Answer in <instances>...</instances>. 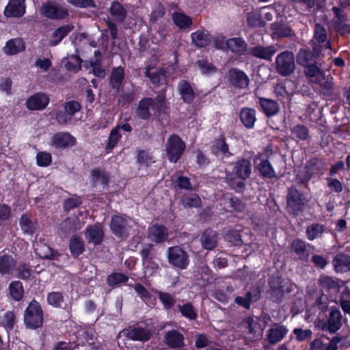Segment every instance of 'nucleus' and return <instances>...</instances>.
Returning a JSON list of instances; mask_svg holds the SVG:
<instances>
[{
	"label": "nucleus",
	"instance_id": "obj_41",
	"mask_svg": "<svg viewBox=\"0 0 350 350\" xmlns=\"http://www.w3.org/2000/svg\"><path fill=\"white\" fill-rule=\"evenodd\" d=\"M65 67L67 70L76 72L81 69V59L78 55H72L64 59Z\"/></svg>",
	"mask_w": 350,
	"mask_h": 350
},
{
	"label": "nucleus",
	"instance_id": "obj_53",
	"mask_svg": "<svg viewBox=\"0 0 350 350\" xmlns=\"http://www.w3.org/2000/svg\"><path fill=\"white\" fill-rule=\"evenodd\" d=\"M52 157L50 153L39 152L36 155V163L40 167H47L51 165Z\"/></svg>",
	"mask_w": 350,
	"mask_h": 350
},
{
	"label": "nucleus",
	"instance_id": "obj_47",
	"mask_svg": "<svg viewBox=\"0 0 350 350\" xmlns=\"http://www.w3.org/2000/svg\"><path fill=\"white\" fill-rule=\"evenodd\" d=\"M178 308L182 315L189 320H194L197 318V311L191 304L187 303L183 305H179Z\"/></svg>",
	"mask_w": 350,
	"mask_h": 350
},
{
	"label": "nucleus",
	"instance_id": "obj_24",
	"mask_svg": "<svg viewBox=\"0 0 350 350\" xmlns=\"http://www.w3.org/2000/svg\"><path fill=\"white\" fill-rule=\"evenodd\" d=\"M290 83V81L286 80L284 82L278 83L274 87L275 95L283 103L289 101L291 99L292 93L286 89L287 85Z\"/></svg>",
	"mask_w": 350,
	"mask_h": 350
},
{
	"label": "nucleus",
	"instance_id": "obj_46",
	"mask_svg": "<svg viewBox=\"0 0 350 350\" xmlns=\"http://www.w3.org/2000/svg\"><path fill=\"white\" fill-rule=\"evenodd\" d=\"M258 169L264 177L273 178L275 176L272 165L267 160H262L258 165Z\"/></svg>",
	"mask_w": 350,
	"mask_h": 350
},
{
	"label": "nucleus",
	"instance_id": "obj_36",
	"mask_svg": "<svg viewBox=\"0 0 350 350\" xmlns=\"http://www.w3.org/2000/svg\"><path fill=\"white\" fill-rule=\"evenodd\" d=\"M70 252L74 256H79L84 251V243L80 237L73 236L69 243Z\"/></svg>",
	"mask_w": 350,
	"mask_h": 350
},
{
	"label": "nucleus",
	"instance_id": "obj_15",
	"mask_svg": "<svg viewBox=\"0 0 350 350\" xmlns=\"http://www.w3.org/2000/svg\"><path fill=\"white\" fill-rule=\"evenodd\" d=\"M288 330L283 325L274 324L267 331V339L269 343L275 344L281 341L287 334Z\"/></svg>",
	"mask_w": 350,
	"mask_h": 350
},
{
	"label": "nucleus",
	"instance_id": "obj_10",
	"mask_svg": "<svg viewBox=\"0 0 350 350\" xmlns=\"http://www.w3.org/2000/svg\"><path fill=\"white\" fill-rule=\"evenodd\" d=\"M280 278L273 279L269 282L271 289V297L274 301H280L282 299L284 292H291L292 291V285L290 286L288 282H285L282 284Z\"/></svg>",
	"mask_w": 350,
	"mask_h": 350
},
{
	"label": "nucleus",
	"instance_id": "obj_39",
	"mask_svg": "<svg viewBox=\"0 0 350 350\" xmlns=\"http://www.w3.org/2000/svg\"><path fill=\"white\" fill-rule=\"evenodd\" d=\"M291 248L300 259H306L308 257L306 243L304 241L299 239H294L291 243Z\"/></svg>",
	"mask_w": 350,
	"mask_h": 350
},
{
	"label": "nucleus",
	"instance_id": "obj_6",
	"mask_svg": "<svg viewBox=\"0 0 350 350\" xmlns=\"http://www.w3.org/2000/svg\"><path fill=\"white\" fill-rule=\"evenodd\" d=\"M40 13L42 16L50 19H63L68 16V10L55 2H46L42 5L40 9Z\"/></svg>",
	"mask_w": 350,
	"mask_h": 350
},
{
	"label": "nucleus",
	"instance_id": "obj_34",
	"mask_svg": "<svg viewBox=\"0 0 350 350\" xmlns=\"http://www.w3.org/2000/svg\"><path fill=\"white\" fill-rule=\"evenodd\" d=\"M73 27L70 25H66L59 27L53 33L52 38L50 42L51 46L58 44L72 30Z\"/></svg>",
	"mask_w": 350,
	"mask_h": 350
},
{
	"label": "nucleus",
	"instance_id": "obj_23",
	"mask_svg": "<svg viewBox=\"0 0 350 350\" xmlns=\"http://www.w3.org/2000/svg\"><path fill=\"white\" fill-rule=\"evenodd\" d=\"M150 108L159 110V107L156 106L154 100L150 98H146L139 102L137 114L142 119H147L150 116Z\"/></svg>",
	"mask_w": 350,
	"mask_h": 350
},
{
	"label": "nucleus",
	"instance_id": "obj_50",
	"mask_svg": "<svg viewBox=\"0 0 350 350\" xmlns=\"http://www.w3.org/2000/svg\"><path fill=\"white\" fill-rule=\"evenodd\" d=\"M273 35L275 37H286L291 35V29L288 25H272Z\"/></svg>",
	"mask_w": 350,
	"mask_h": 350
},
{
	"label": "nucleus",
	"instance_id": "obj_37",
	"mask_svg": "<svg viewBox=\"0 0 350 350\" xmlns=\"http://www.w3.org/2000/svg\"><path fill=\"white\" fill-rule=\"evenodd\" d=\"M84 224V221L80 222L79 219L73 217H69L64 221L60 226L62 230H65L66 232H73L80 229Z\"/></svg>",
	"mask_w": 350,
	"mask_h": 350
},
{
	"label": "nucleus",
	"instance_id": "obj_62",
	"mask_svg": "<svg viewBox=\"0 0 350 350\" xmlns=\"http://www.w3.org/2000/svg\"><path fill=\"white\" fill-rule=\"evenodd\" d=\"M183 203L185 207H198L201 204V200L197 195H192L183 199Z\"/></svg>",
	"mask_w": 350,
	"mask_h": 350
},
{
	"label": "nucleus",
	"instance_id": "obj_38",
	"mask_svg": "<svg viewBox=\"0 0 350 350\" xmlns=\"http://www.w3.org/2000/svg\"><path fill=\"white\" fill-rule=\"evenodd\" d=\"M111 14L118 21H123L126 15V8L118 1L111 3Z\"/></svg>",
	"mask_w": 350,
	"mask_h": 350
},
{
	"label": "nucleus",
	"instance_id": "obj_54",
	"mask_svg": "<svg viewBox=\"0 0 350 350\" xmlns=\"http://www.w3.org/2000/svg\"><path fill=\"white\" fill-rule=\"evenodd\" d=\"M120 138V126H116L114 129H113L110 133L107 148H113L117 144V143L119 142Z\"/></svg>",
	"mask_w": 350,
	"mask_h": 350
},
{
	"label": "nucleus",
	"instance_id": "obj_17",
	"mask_svg": "<svg viewBox=\"0 0 350 350\" xmlns=\"http://www.w3.org/2000/svg\"><path fill=\"white\" fill-rule=\"evenodd\" d=\"M128 338L133 340L147 341L150 338L151 332L149 329L139 325L130 327L126 330Z\"/></svg>",
	"mask_w": 350,
	"mask_h": 350
},
{
	"label": "nucleus",
	"instance_id": "obj_26",
	"mask_svg": "<svg viewBox=\"0 0 350 350\" xmlns=\"http://www.w3.org/2000/svg\"><path fill=\"white\" fill-rule=\"evenodd\" d=\"M178 91L181 95L182 98L185 103H191L195 97L193 90L187 81L183 80L180 81L178 85Z\"/></svg>",
	"mask_w": 350,
	"mask_h": 350
},
{
	"label": "nucleus",
	"instance_id": "obj_35",
	"mask_svg": "<svg viewBox=\"0 0 350 350\" xmlns=\"http://www.w3.org/2000/svg\"><path fill=\"white\" fill-rule=\"evenodd\" d=\"M9 294L15 301L21 300L24 295V288L23 284L19 281H13L9 285Z\"/></svg>",
	"mask_w": 350,
	"mask_h": 350
},
{
	"label": "nucleus",
	"instance_id": "obj_2",
	"mask_svg": "<svg viewBox=\"0 0 350 350\" xmlns=\"http://www.w3.org/2000/svg\"><path fill=\"white\" fill-rule=\"evenodd\" d=\"M43 313L40 305L31 301L25 311L24 323L27 327L36 329L42 326Z\"/></svg>",
	"mask_w": 350,
	"mask_h": 350
},
{
	"label": "nucleus",
	"instance_id": "obj_19",
	"mask_svg": "<svg viewBox=\"0 0 350 350\" xmlns=\"http://www.w3.org/2000/svg\"><path fill=\"white\" fill-rule=\"evenodd\" d=\"M103 231L100 224H95L93 226H88L85 232V239L89 243L94 245L99 244L103 237Z\"/></svg>",
	"mask_w": 350,
	"mask_h": 350
},
{
	"label": "nucleus",
	"instance_id": "obj_1",
	"mask_svg": "<svg viewBox=\"0 0 350 350\" xmlns=\"http://www.w3.org/2000/svg\"><path fill=\"white\" fill-rule=\"evenodd\" d=\"M252 173V163L247 159L238 160L234 163L232 172L227 175L228 184L237 191H241L245 187L244 181Z\"/></svg>",
	"mask_w": 350,
	"mask_h": 350
},
{
	"label": "nucleus",
	"instance_id": "obj_13",
	"mask_svg": "<svg viewBox=\"0 0 350 350\" xmlns=\"http://www.w3.org/2000/svg\"><path fill=\"white\" fill-rule=\"evenodd\" d=\"M184 336L177 330H171L165 332L164 343L171 349H179L184 347Z\"/></svg>",
	"mask_w": 350,
	"mask_h": 350
},
{
	"label": "nucleus",
	"instance_id": "obj_52",
	"mask_svg": "<svg viewBox=\"0 0 350 350\" xmlns=\"http://www.w3.org/2000/svg\"><path fill=\"white\" fill-rule=\"evenodd\" d=\"M312 59V54L310 51L306 49H301L297 55V61L299 64L302 65L303 66H306L310 64V62Z\"/></svg>",
	"mask_w": 350,
	"mask_h": 350
},
{
	"label": "nucleus",
	"instance_id": "obj_21",
	"mask_svg": "<svg viewBox=\"0 0 350 350\" xmlns=\"http://www.w3.org/2000/svg\"><path fill=\"white\" fill-rule=\"evenodd\" d=\"M276 51L277 49L274 46H263L258 45L250 49V54L258 58L271 60Z\"/></svg>",
	"mask_w": 350,
	"mask_h": 350
},
{
	"label": "nucleus",
	"instance_id": "obj_12",
	"mask_svg": "<svg viewBox=\"0 0 350 350\" xmlns=\"http://www.w3.org/2000/svg\"><path fill=\"white\" fill-rule=\"evenodd\" d=\"M25 12V0H10L4 10L7 17H21Z\"/></svg>",
	"mask_w": 350,
	"mask_h": 350
},
{
	"label": "nucleus",
	"instance_id": "obj_25",
	"mask_svg": "<svg viewBox=\"0 0 350 350\" xmlns=\"http://www.w3.org/2000/svg\"><path fill=\"white\" fill-rule=\"evenodd\" d=\"M240 119L243 125L247 129H252L256 120V111L254 109L245 107L240 111Z\"/></svg>",
	"mask_w": 350,
	"mask_h": 350
},
{
	"label": "nucleus",
	"instance_id": "obj_31",
	"mask_svg": "<svg viewBox=\"0 0 350 350\" xmlns=\"http://www.w3.org/2000/svg\"><path fill=\"white\" fill-rule=\"evenodd\" d=\"M202 247L206 250H213L217 245L216 233L211 230H206L200 238Z\"/></svg>",
	"mask_w": 350,
	"mask_h": 350
},
{
	"label": "nucleus",
	"instance_id": "obj_11",
	"mask_svg": "<svg viewBox=\"0 0 350 350\" xmlns=\"http://www.w3.org/2000/svg\"><path fill=\"white\" fill-rule=\"evenodd\" d=\"M76 144L75 138L69 133L61 132L55 134L51 142V145L56 148H64L72 146Z\"/></svg>",
	"mask_w": 350,
	"mask_h": 350
},
{
	"label": "nucleus",
	"instance_id": "obj_63",
	"mask_svg": "<svg viewBox=\"0 0 350 350\" xmlns=\"http://www.w3.org/2000/svg\"><path fill=\"white\" fill-rule=\"evenodd\" d=\"M293 333L299 341L306 340L312 336V331L309 329H301L300 328H295L293 330Z\"/></svg>",
	"mask_w": 350,
	"mask_h": 350
},
{
	"label": "nucleus",
	"instance_id": "obj_32",
	"mask_svg": "<svg viewBox=\"0 0 350 350\" xmlns=\"http://www.w3.org/2000/svg\"><path fill=\"white\" fill-rule=\"evenodd\" d=\"M16 267L12 256L0 254V274L10 273Z\"/></svg>",
	"mask_w": 350,
	"mask_h": 350
},
{
	"label": "nucleus",
	"instance_id": "obj_57",
	"mask_svg": "<svg viewBox=\"0 0 350 350\" xmlns=\"http://www.w3.org/2000/svg\"><path fill=\"white\" fill-rule=\"evenodd\" d=\"M137 160L141 167H148L154 162L150 154L146 151H140L138 153Z\"/></svg>",
	"mask_w": 350,
	"mask_h": 350
},
{
	"label": "nucleus",
	"instance_id": "obj_22",
	"mask_svg": "<svg viewBox=\"0 0 350 350\" xmlns=\"http://www.w3.org/2000/svg\"><path fill=\"white\" fill-rule=\"evenodd\" d=\"M258 103L262 111L268 117L276 115L280 110L279 105L273 100L260 97Z\"/></svg>",
	"mask_w": 350,
	"mask_h": 350
},
{
	"label": "nucleus",
	"instance_id": "obj_60",
	"mask_svg": "<svg viewBox=\"0 0 350 350\" xmlns=\"http://www.w3.org/2000/svg\"><path fill=\"white\" fill-rule=\"evenodd\" d=\"M47 300L50 305L59 307L63 302V297L59 293L53 292L48 295Z\"/></svg>",
	"mask_w": 350,
	"mask_h": 350
},
{
	"label": "nucleus",
	"instance_id": "obj_56",
	"mask_svg": "<svg viewBox=\"0 0 350 350\" xmlns=\"http://www.w3.org/2000/svg\"><path fill=\"white\" fill-rule=\"evenodd\" d=\"M197 64L203 75H211L216 71V68L205 59H199Z\"/></svg>",
	"mask_w": 350,
	"mask_h": 350
},
{
	"label": "nucleus",
	"instance_id": "obj_7",
	"mask_svg": "<svg viewBox=\"0 0 350 350\" xmlns=\"http://www.w3.org/2000/svg\"><path fill=\"white\" fill-rule=\"evenodd\" d=\"M306 202V199L296 189H289L287 208L291 213L297 215L303 210Z\"/></svg>",
	"mask_w": 350,
	"mask_h": 350
},
{
	"label": "nucleus",
	"instance_id": "obj_27",
	"mask_svg": "<svg viewBox=\"0 0 350 350\" xmlns=\"http://www.w3.org/2000/svg\"><path fill=\"white\" fill-rule=\"evenodd\" d=\"M193 43L198 47H205L211 43V37L208 31L198 30L191 33Z\"/></svg>",
	"mask_w": 350,
	"mask_h": 350
},
{
	"label": "nucleus",
	"instance_id": "obj_55",
	"mask_svg": "<svg viewBox=\"0 0 350 350\" xmlns=\"http://www.w3.org/2000/svg\"><path fill=\"white\" fill-rule=\"evenodd\" d=\"M128 277L120 273H114L107 278V283L110 286H114L120 283L126 282Z\"/></svg>",
	"mask_w": 350,
	"mask_h": 350
},
{
	"label": "nucleus",
	"instance_id": "obj_30",
	"mask_svg": "<svg viewBox=\"0 0 350 350\" xmlns=\"http://www.w3.org/2000/svg\"><path fill=\"white\" fill-rule=\"evenodd\" d=\"M333 263L337 272L350 271V256L346 254H339L336 255Z\"/></svg>",
	"mask_w": 350,
	"mask_h": 350
},
{
	"label": "nucleus",
	"instance_id": "obj_29",
	"mask_svg": "<svg viewBox=\"0 0 350 350\" xmlns=\"http://www.w3.org/2000/svg\"><path fill=\"white\" fill-rule=\"evenodd\" d=\"M319 281L321 286L325 291H329L332 294L339 292L340 281L326 275L321 276Z\"/></svg>",
	"mask_w": 350,
	"mask_h": 350
},
{
	"label": "nucleus",
	"instance_id": "obj_44",
	"mask_svg": "<svg viewBox=\"0 0 350 350\" xmlns=\"http://www.w3.org/2000/svg\"><path fill=\"white\" fill-rule=\"evenodd\" d=\"M315 84L319 85L320 92L323 94H329L333 88L332 77L328 75H323V79H319Z\"/></svg>",
	"mask_w": 350,
	"mask_h": 350
},
{
	"label": "nucleus",
	"instance_id": "obj_3",
	"mask_svg": "<svg viewBox=\"0 0 350 350\" xmlns=\"http://www.w3.org/2000/svg\"><path fill=\"white\" fill-rule=\"evenodd\" d=\"M185 150V142L176 135H171L165 145L166 154L172 163H176Z\"/></svg>",
	"mask_w": 350,
	"mask_h": 350
},
{
	"label": "nucleus",
	"instance_id": "obj_9",
	"mask_svg": "<svg viewBox=\"0 0 350 350\" xmlns=\"http://www.w3.org/2000/svg\"><path fill=\"white\" fill-rule=\"evenodd\" d=\"M110 227L113 234L120 237H126L130 228L128 220L120 215L111 218Z\"/></svg>",
	"mask_w": 350,
	"mask_h": 350
},
{
	"label": "nucleus",
	"instance_id": "obj_49",
	"mask_svg": "<svg viewBox=\"0 0 350 350\" xmlns=\"http://www.w3.org/2000/svg\"><path fill=\"white\" fill-rule=\"evenodd\" d=\"M38 254L43 258L55 259L58 256L57 252H54L48 245H41L40 248L36 249Z\"/></svg>",
	"mask_w": 350,
	"mask_h": 350
},
{
	"label": "nucleus",
	"instance_id": "obj_16",
	"mask_svg": "<svg viewBox=\"0 0 350 350\" xmlns=\"http://www.w3.org/2000/svg\"><path fill=\"white\" fill-rule=\"evenodd\" d=\"M228 76L230 83L236 87L245 88L249 84L250 79L247 75L236 68L230 69Z\"/></svg>",
	"mask_w": 350,
	"mask_h": 350
},
{
	"label": "nucleus",
	"instance_id": "obj_51",
	"mask_svg": "<svg viewBox=\"0 0 350 350\" xmlns=\"http://www.w3.org/2000/svg\"><path fill=\"white\" fill-rule=\"evenodd\" d=\"M92 177L93 183L96 184H100L106 185L108 181V176L104 171L100 170H94L92 172Z\"/></svg>",
	"mask_w": 350,
	"mask_h": 350
},
{
	"label": "nucleus",
	"instance_id": "obj_43",
	"mask_svg": "<svg viewBox=\"0 0 350 350\" xmlns=\"http://www.w3.org/2000/svg\"><path fill=\"white\" fill-rule=\"evenodd\" d=\"M213 151L217 154H221L226 157L232 155L229 152L228 144L222 137L215 142L213 146Z\"/></svg>",
	"mask_w": 350,
	"mask_h": 350
},
{
	"label": "nucleus",
	"instance_id": "obj_4",
	"mask_svg": "<svg viewBox=\"0 0 350 350\" xmlns=\"http://www.w3.org/2000/svg\"><path fill=\"white\" fill-rule=\"evenodd\" d=\"M277 72L282 76H288L295 68L294 55L290 51H284L275 58Z\"/></svg>",
	"mask_w": 350,
	"mask_h": 350
},
{
	"label": "nucleus",
	"instance_id": "obj_48",
	"mask_svg": "<svg viewBox=\"0 0 350 350\" xmlns=\"http://www.w3.org/2000/svg\"><path fill=\"white\" fill-rule=\"evenodd\" d=\"M323 232V226L316 224H312L307 228L306 234L309 240L312 241L319 238Z\"/></svg>",
	"mask_w": 350,
	"mask_h": 350
},
{
	"label": "nucleus",
	"instance_id": "obj_28",
	"mask_svg": "<svg viewBox=\"0 0 350 350\" xmlns=\"http://www.w3.org/2000/svg\"><path fill=\"white\" fill-rule=\"evenodd\" d=\"M227 48L232 52L243 54L246 51L247 44L241 38H232L227 40Z\"/></svg>",
	"mask_w": 350,
	"mask_h": 350
},
{
	"label": "nucleus",
	"instance_id": "obj_20",
	"mask_svg": "<svg viewBox=\"0 0 350 350\" xmlns=\"http://www.w3.org/2000/svg\"><path fill=\"white\" fill-rule=\"evenodd\" d=\"M149 239L155 243H161L168 238L167 230L165 227L159 225H153L148 230Z\"/></svg>",
	"mask_w": 350,
	"mask_h": 350
},
{
	"label": "nucleus",
	"instance_id": "obj_59",
	"mask_svg": "<svg viewBox=\"0 0 350 350\" xmlns=\"http://www.w3.org/2000/svg\"><path fill=\"white\" fill-rule=\"evenodd\" d=\"M275 10L274 8L271 7H264L261 9L259 16L260 19L264 22L270 21L273 19V16L275 14Z\"/></svg>",
	"mask_w": 350,
	"mask_h": 350
},
{
	"label": "nucleus",
	"instance_id": "obj_64",
	"mask_svg": "<svg viewBox=\"0 0 350 350\" xmlns=\"http://www.w3.org/2000/svg\"><path fill=\"white\" fill-rule=\"evenodd\" d=\"M64 109L72 117L75 113L79 111L81 109V105L77 101H69L65 104Z\"/></svg>",
	"mask_w": 350,
	"mask_h": 350
},
{
	"label": "nucleus",
	"instance_id": "obj_45",
	"mask_svg": "<svg viewBox=\"0 0 350 350\" xmlns=\"http://www.w3.org/2000/svg\"><path fill=\"white\" fill-rule=\"evenodd\" d=\"M124 77V70L122 67L115 68L111 76V84L113 88L119 89Z\"/></svg>",
	"mask_w": 350,
	"mask_h": 350
},
{
	"label": "nucleus",
	"instance_id": "obj_14",
	"mask_svg": "<svg viewBox=\"0 0 350 350\" xmlns=\"http://www.w3.org/2000/svg\"><path fill=\"white\" fill-rule=\"evenodd\" d=\"M49 103V96L44 93H37L30 96L26 101V106L30 110H42Z\"/></svg>",
	"mask_w": 350,
	"mask_h": 350
},
{
	"label": "nucleus",
	"instance_id": "obj_8",
	"mask_svg": "<svg viewBox=\"0 0 350 350\" xmlns=\"http://www.w3.org/2000/svg\"><path fill=\"white\" fill-rule=\"evenodd\" d=\"M167 258L170 264L181 269H186L189 265L188 255L178 246L168 248Z\"/></svg>",
	"mask_w": 350,
	"mask_h": 350
},
{
	"label": "nucleus",
	"instance_id": "obj_42",
	"mask_svg": "<svg viewBox=\"0 0 350 350\" xmlns=\"http://www.w3.org/2000/svg\"><path fill=\"white\" fill-rule=\"evenodd\" d=\"M172 19L180 29L189 27L192 24L191 18L181 12H175L172 16Z\"/></svg>",
	"mask_w": 350,
	"mask_h": 350
},
{
	"label": "nucleus",
	"instance_id": "obj_18",
	"mask_svg": "<svg viewBox=\"0 0 350 350\" xmlns=\"http://www.w3.org/2000/svg\"><path fill=\"white\" fill-rule=\"evenodd\" d=\"M25 44L21 38L9 40L3 48V51L8 55H14L23 51Z\"/></svg>",
	"mask_w": 350,
	"mask_h": 350
},
{
	"label": "nucleus",
	"instance_id": "obj_5",
	"mask_svg": "<svg viewBox=\"0 0 350 350\" xmlns=\"http://www.w3.org/2000/svg\"><path fill=\"white\" fill-rule=\"evenodd\" d=\"M317 327L323 331H328L329 333H335L342 326V314L340 310L337 308L331 307L327 321L318 320Z\"/></svg>",
	"mask_w": 350,
	"mask_h": 350
},
{
	"label": "nucleus",
	"instance_id": "obj_61",
	"mask_svg": "<svg viewBox=\"0 0 350 350\" xmlns=\"http://www.w3.org/2000/svg\"><path fill=\"white\" fill-rule=\"evenodd\" d=\"M314 38L319 43H323L326 41L327 34L323 27L317 24L314 27Z\"/></svg>",
	"mask_w": 350,
	"mask_h": 350
},
{
	"label": "nucleus",
	"instance_id": "obj_40",
	"mask_svg": "<svg viewBox=\"0 0 350 350\" xmlns=\"http://www.w3.org/2000/svg\"><path fill=\"white\" fill-rule=\"evenodd\" d=\"M305 67L304 72L306 76L310 79L312 83H316L319 81V79H323V75L322 72L317 66L313 64H309Z\"/></svg>",
	"mask_w": 350,
	"mask_h": 350
},
{
	"label": "nucleus",
	"instance_id": "obj_58",
	"mask_svg": "<svg viewBox=\"0 0 350 350\" xmlns=\"http://www.w3.org/2000/svg\"><path fill=\"white\" fill-rule=\"evenodd\" d=\"M160 301L166 309L172 308L175 304V299L172 295L167 293L158 292Z\"/></svg>",
	"mask_w": 350,
	"mask_h": 350
},
{
	"label": "nucleus",
	"instance_id": "obj_33",
	"mask_svg": "<svg viewBox=\"0 0 350 350\" xmlns=\"http://www.w3.org/2000/svg\"><path fill=\"white\" fill-rule=\"evenodd\" d=\"M259 297V291L255 290L253 292H248L245 297H237L235 298V303L246 309H249L251 303L257 301Z\"/></svg>",
	"mask_w": 350,
	"mask_h": 350
}]
</instances>
